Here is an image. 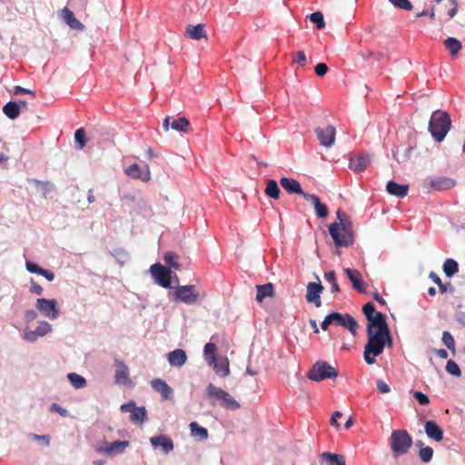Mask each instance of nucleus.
Returning a JSON list of instances; mask_svg holds the SVG:
<instances>
[{
  "label": "nucleus",
  "mask_w": 465,
  "mask_h": 465,
  "mask_svg": "<svg viewBox=\"0 0 465 465\" xmlns=\"http://www.w3.org/2000/svg\"><path fill=\"white\" fill-rule=\"evenodd\" d=\"M368 341L364 346V361L371 365L376 362L375 357L381 355L388 344L392 346V337L387 323L375 327H367Z\"/></svg>",
  "instance_id": "nucleus-1"
},
{
  "label": "nucleus",
  "mask_w": 465,
  "mask_h": 465,
  "mask_svg": "<svg viewBox=\"0 0 465 465\" xmlns=\"http://www.w3.org/2000/svg\"><path fill=\"white\" fill-rule=\"evenodd\" d=\"M450 124L451 121L448 113L435 111L430 117L429 130L436 141L441 142L449 132Z\"/></svg>",
  "instance_id": "nucleus-2"
},
{
  "label": "nucleus",
  "mask_w": 465,
  "mask_h": 465,
  "mask_svg": "<svg viewBox=\"0 0 465 465\" xmlns=\"http://www.w3.org/2000/svg\"><path fill=\"white\" fill-rule=\"evenodd\" d=\"M412 438L406 430H394L390 437V447L393 458L406 454L412 446Z\"/></svg>",
  "instance_id": "nucleus-3"
},
{
  "label": "nucleus",
  "mask_w": 465,
  "mask_h": 465,
  "mask_svg": "<svg viewBox=\"0 0 465 465\" xmlns=\"http://www.w3.org/2000/svg\"><path fill=\"white\" fill-rule=\"evenodd\" d=\"M329 232L337 247L349 246L353 242L350 223H341V226L337 222L332 223L329 226Z\"/></svg>",
  "instance_id": "nucleus-4"
},
{
  "label": "nucleus",
  "mask_w": 465,
  "mask_h": 465,
  "mask_svg": "<svg viewBox=\"0 0 465 465\" xmlns=\"http://www.w3.org/2000/svg\"><path fill=\"white\" fill-rule=\"evenodd\" d=\"M206 394L208 398L219 401L223 408L232 411L240 409V403L229 392L214 386L213 383L208 384Z\"/></svg>",
  "instance_id": "nucleus-5"
},
{
  "label": "nucleus",
  "mask_w": 465,
  "mask_h": 465,
  "mask_svg": "<svg viewBox=\"0 0 465 465\" xmlns=\"http://www.w3.org/2000/svg\"><path fill=\"white\" fill-rule=\"evenodd\" d=\"M339 371L326 361H316L308 373V378L314 381H321L326 379H334L338 376Z\"/></svg>",
  "instance_id": "nucleus-6"
},
{
  "label": "nucleus",
  "mask_w": 465,
  "mask_h": 465,
  "mask_svg": "<svg viewBox=\"0 0 465 465\" xmlns=\"http://www.w3.org/2000/svg\"><path fill=\"white\" fill-rule=\"evenodd\" d=\"M456 185V181L448 176H431L428 177L424 183L422 187L427 190V192L430 191H442L449 190L453 188Z\"/></svg>",
  "instance_id": "nucleus-7"
},
{
  "label": "nucleus",
  "mask_w": 465,
  "mask_h": 465,
  "mask_svg": "<svg viewBox=\"0 0 465 465\" xmlns=\"http://www.w3.org/2000/svg\"><path fill=\"white\" fill-rule=\"evenodd\" d=\"M173 297L174 302L193 304L199 300V292L196 291L194 285L187 284L177 287L173 292Z\"/></svg>",
  "instance_id": "nucleus-8"
},
{
  "label": "nucleus",
  "mask_w": 465,
  "mask_h": 465,
  "mask_svg": "<svg viewBox=\"0 0 465 465\" xmlns=\"http://www.w3.org/2000/svg\"><path fill=\"white\" fill-rule=\"evenodd\" d=\"M332 324L346 328L352 336L357 335L358 322L349 313L341 314L339 312H331Z\"/></svg>",
  "instance_id": "nucleus-9"
},
{
  "label": "nucleus",
  "mask_w": 465,
  "mask_h": 465,
  "mask_svg": "<svg viewBox=\"0 0 465 465\" xmlns=\"http://www.w3.org/2000/svg\"><path fill=\"white\" fill-rule=\"evenodd\" d=\"M150 272L156 282L163 288H171V270L161 263H154L150 267Z\"/></svg>",
  "instance_id": "nucleus-10"
},
{
  "label": "nucleus",
  "mask_w": 465,
  "mask_h": 465,
  "mask_svg": "<svg viewBox=\"0 0 465 465\" xmlns=\"http://www.w3.org/2000/svg\"><path fill=\"white\" fill-rule=\"evenodd\" d=\"M362 312L368 321L367 327H375L387 323L386 316L375 311V306L372 302H367L362 307Z\"/></svg>",
  "instance_id": "nucleus-11"
},
{
  "label": "nucleus",
  "mask_w": 465,
  "mask_h": 465,
  "mask_svg": "<svg viewBox=\"0 0 465 465\" xmlns=\"http://www.w3.org/2000/svg\"><path fill=\"white\" fill-rule=\"evenodd\" d=\"M36 308L45 317L54 320L58 317L59 312L57 309V302L55 300H48L40 298L36 301Z\"/></svg>",
  "instance_id": "nucleus-12"
},
{
  "label": "nucleus",
  "mask_w": 465,
  "mask_h": 465,
  "mask_svg": "<svg viewBox=\"0 0 465 465\" xmlns=\"http://www.w3.org/2000/svg\"><path fill=\"white\" fill-rule=\"evenodd\" d=\"M323 291V286L319 282H309L306 287V301L313 303L317 308L322 306L321 293Z\"/></svg>",
  "instance_id": "nucleus-13"
},
{
  "label": "nucleus",
  "mask_w": 465,
  "mask_h": 465,
  "mask_svg": "<svg viewBox=\"0 0 465 465\" xmlns=\"http://www.w3.org/2000/svg\"><path fill=\"white\" fill-rule=\"evenodd\" d=\"M124 173L128 177L133 179H139L143 182L151 180V173L148 165L143 170L138 163H133L124 170Z\"/></svg>",
  "instance_id": "nucleus-14"
},
{
  "label": "nucleus",
  "mask_w": 465,
  "mask_h": 465,
  "mask_svg": "<svg viewBox=\"0 0 465 465\" xmlns=\"http://www.w3.org/2000/svg\"><path fill=\"white\" fill-rule=\"evenodd\" d=\"M315 132L322 145L330 147L333 144L336 134L333 126L328 125L324 128H317Z\"/></svg>",
  "instance_id": "nucleus-15"
},
{
  "label": "nucleus",
  "mask_w": 465,
  "mask_h": 465,
  "mask_svg": "<svg viewBox=\"0 0 465 465\" xmlns=\"http://www.w3.org/2000/svg\"><path fill=\"white\" fill-rule=\"evenodd\" d=\"M130 442L128 440H115L114 442H104L103 447L97 449L98 452L106 454H117L123 453L129 447Z\"/></svg>",
  "instance_id": "nucleus-16"
},
{
  "label": "nucleus",
  "mask_w": 465,
  "mask_h": 465,
  "mask_svg": "<svg viewBox=\"0 0 465 465\" xmlns=\"http://www.w3.org/2000/svg\"><path fill=\"white\" fill-rule=\"evenodd\" d=\"M344 273L347 275L352 284V288L359 292H365L366 283L363 281L361 273L355 269L345 268Z\"/></svg>",
  "instance_id": "nucleus-17"
},
{
  "label": "nucleus",
  "mask_w": 465,
  "mask_h": 465,
  "mask_svg": "<svg viewBox=\"0 0 465 465\" xmlns=\"http://www.w3.org/2000/svg\"><path fill=\"white\" fill-rule=\"evenodd\" d=\"M51 331V325L47 322H40L35 331H25L24 338L25 340L34 342L39 337L46 335Z\"/></svg>",
  "instance_id": "nucleus-18"
},
{
  "label": "nucleus",
  "mask_w": 465,
  "mask_h": 465,
  "mask_svg": "<svg viewBox=\"0 0 465 465\" xmlns=\"http://www.w3.org/2000/svg\"><path fill=\"white\" fill-rule=\"evenodd\" d=\"M114 381L116 384L125 385L130 383L128 367L121 361L115 360Z\"/></svg>",
  "instance_id": "nucleus-19"
},
{
  "label": "nucleus",
  "mask_w": 465,
  "mask_h": 465,
  "mask_svg": "<svg viewBox=\"0 0 465 465\" xmlns=\"http://www.w3.org/2000/svg\"><path fill=\"white\" fill-rule=\"evenodd\" d=\"M280 184L288 193H297L303 198L308 194L302 191L300 183L292 178L282 177L280 179Z\"/></svg>",
  "instance_id": "nucleus-20"
},
{
  "label": "nucleus",
  "mask_w": 465,
  "mask_h": 465,
  "mask_svg": "<svg viewBox=\"0 0 465 465\" xmlns=\"http://www.w3.org/2000/svg\"><path fill=\"white\" fill-rule=\"evenodd\" d=\"M150 442L153 448H163L165 453L171 452L174 448L173 440L166 435L152 437L150 438Z\"/></svg>",
  "instance_id": "nucleus-21"
},
{
  "label": "nucleus",
  "mask_w": 465,
  "mask_h": 465,
  "mask_svg": "<svg viewBox=\"0 0 465 465\" xmlns=\"http://www.w3.org/2000/svg\"><path fill=\"white\" fill-rule=\"evenodd\" d=\"M424 430L430 439L438 442L443 440V430L434 420L427 421Z\"/></svg>",
  "instance_id": "nucleus-22"
},
{
  "label": "nucleus",
  "mask_w": 465,
  "mask_h": 465,
  "mask_svg": "<svg viewBox=\"0 0 465 465\" xmlns=\"http://www.w3.org/2000/svg\"><path fill=\"white\" fill-rule=\"evenodd\" d=\"M151 386L165 400L171 398L173 393V389L166 383V381L159 378L151 381Z\"/></svg>",
  "instance_id": "nucleus-23"
},
{
  "label": "nucleus",
  "mask_w": 465,
  "mask_h": 465,
  "mask_svg": "<svg viewBox=\"0 0 465 465\" xmlns=\"http://www.w3.org/2000/svg\"><path fill=\"white\" fill-rule=\"evenodd\" d=\"M304 199L313 204L316 215L320 218H325L329 214L328 207L320 202V198L315 194L304 195Z\"/></svg>",
  "instance_id": "nucleus-24"
},
{
  "label": "nucleus",
  "mask_w": 465,
  "mask_h": 465,
  "mask_svg": "<svg viewBox=\"0 0 465 465\" xmlns=\"http://www.w3.org/2000/svg\"><path fill=\"white\" fill-rule=\"evenodd\" d=\"M169 363L172 366L182 367L187 361V355L182 349H175L167 355Z\"/></svg>",
  "instance_id": "nucleus-25"
},
{
  "label": "nucleus",
  "mask_w": 465,
  "mask_h": 465,
  "mask_svg": "<svg viewBox=\"0 0 465 465\" xmlns=\"http://www.w3.org/2000/svg\"><path fill=\"white\" fill-rule=\"evenodd\" d=\"M386 190L391 195L403 198L408 194L409 186L407 184H399L394 181H390L386 185Z\"/></svg>",
  "instance_id": "nucleus-26"
},
{
  "label": "nucleus",
  "mask_w": 465,
  "mask_h": 465,
  "mask_svg": "<svg viewBox=\"0 0 465 465\" xmlns=\"http://www.w3.org/2000/svg\"><path fill=\"white\" fill-rule=\"evenodd\" d=\"M256 301L262 302L265 298H272L275 295L274 286L272 282L257 285Z\"/></svg>",
  "instance_id": "nucleus-27"
},
{
  "label": "nucleus",
  "mask_w": 465,
  "mask_h": 465,
  "mask_svg": "<svg viewBox=\"0 0 465 465\" xmlns=\"http://www.w3.org/2000/svg\"><path fill=\"white\" fill-rule=\"evenodd\" d=\"M321 460L324 465H346L344 457L336 453L323 452Z\"/></svg>",
  "instance_id": "nucleus-28"
},
{
  "label": "nucleus",
  "mask_w": 465,
  "mask_h": 465,
  "mask_svg": "<svg viewBox=\"0 0 465 465\" xmlns=\"http://www.w3.org/2000/svg\"><path fill=\"white\" fill-rule=\"evenodd\" d=\"M213 366L215 373L221 377H226L230 373L229 361L227 358H217L215 362L210 364Z\"/></svg>",
  "instance_id": "nucleus-29"
},
{
  "label": "nucleus",
  "mask_w": 465,
  "mask_h": 465,
  "mask_svg": "<svg viewBox=\"0 0 465 465\" xmlns=\"http://www.w3.org/2000/svg\"><path fill=\"white\" fill-rule=\"evenodd\" d=\"M371 163V160L368 156H358L356 158L351 159L349 167L356 173H361L364 171L369 164Z\"/></svg>",
  "instance_id": "nucleus-30"
},
{
  "label": "nucleus",
  "mask_w": 465,
  "mask_h": 465,
  "mask_svg": "<svg viewBox=\"0 0 465 465\" xmlns=\"http://www.w3.org/2000/svg\"><path fill=\"white\" fill-rule=\"evenodd\" d=\"M26 270L31 273H37L44 276L47 281L52 282L54 279V273L51 271L45 270L37 264L27 261L25 263Z\"/></svg>",
  "instance_id": "nucleus-31"
},
{
  "label": "nucleus",
  "mask_w": 465,
  "mask_h": 465,
  "mask_svg": "<svg viewBox=\"0 0 465 465\" xmlns=\"http://www.w3.org/2000/svg\"><path fill=\"white\" fill-rule=\"evenodd\" d=\"M186 35L193 40L205 38L206 34L204 31V25H188L186 28Z\"/></svg>",
  "instance_id": "nucleus-32"
},
{
  "label": "nucleus",
  "mask_w": 465,
  "mask_h": 465,
  "mask_svg": "<svg viewBox=\"0 0 465 465\" xmlns=\"http://www.w3.org/2000/svg\"><path fill=\"white\" fill-rule=\"evenodd\" d=\"M444 46L450 52V54L452 57L457 56V54L460 53L462 47L460 41H459L455 37H448L444 41Z\"/></svg>",
  "instance_id": "nucleus-33"
},
{
  "label": "nucleus",
  "mask_w": 465,
  "mask_h": 465,
  "mask_svg": "<svg viewBox=\"0 0 465 465\" xmlns=\"http://www.w3.org/2000/svg\"><path fill=\"white\" fill-rule=\"evenodd\" d=\"M3 112L9 119L15 120L20 114V105L15 102H8L4 105Z\"/></svg>",
  "instance_id": "nucleus-34"
},
{
  "label": "nucleus",
  "mask_w": 465,
  "mask_h": 465,
  "mask_svg": "<svg viewBox=\"0 0 465 465\" xmlns=\"http://www.w3.org/2000/svg\"><path fill=\"white\" fill-rule=\"evenodd\" d=\"M265 194L274 200L280 197V188L275 180L268 179L266 181Z\"/></svg>",
  "instance_id": "nucleus-35"
},
{
  "label": "nucleus",
  "mask_w": 465,
  "mask_h": 465,
  "mask_svg": "<svg viewBox=\"0 0 465 465\" xmlns=\"http://www.w3.org/2000/svg\"><path fill=\"white\" fill-rule=\"evenodd\" d=\"M63 14H64V19L70 25V27L74 28V29H82L84 27L82 23L78 19L75 18L74 13L71 10H69L67 7H64L63 9Z\"/></svg>",
  "instance_id": "nucleus-36"
},
{
  "label": "nucleus",
  "mask_w": 465,
  "mask_h": 465,
  "mask_svg": "<svg viewBox=\"0 0 465 465\" xmlns=\"http://www.w3.org/2000/svg\"><path fill=\"white\" fill-rule=\"evenodd\" d=\"M147 419V411L144 407H136L130 415V420L134 423H143Z\"/></svg>",
  "instance_id": "nucleus-37"
},
{
  "label": "nucleus",
  "mask_w": 465,
  "mask_h": 465,
  "mask_svg": "<svg viewBox=\"0 0 465 465\" xmlns=\"http://www.w3.org/2000/svg\"><path fill=\"white\" fill-rule=\"evenodd\" d=\"M216 351L217 347L213 342H208L204 345L203 353L205 360L209 365L215 362L217 359Z\"/></svg>",
  "instance_id": "nucleus-38"
},
{
  "label": "nucleus",
  "mask_w": 465,
  "mask_h": 465,
  "mask_svg": "<svg viewBox=\"0 0 465 465\" xmlns=\"http://www.w3.org/2000/svg\"><path fill=\"white\" fill-rule=\"evenodd\" d=\"M189 428L193 437H198L201 440L208 438V430L205 428L200 427L196 421L191 422Z\"/></svg>",
  "instance_id": "nucleus-39"
},
{
  "label": "nucleus",
  "mask_w": 465,
  "mask_h": 465,
  "mask_svg": "<svg viewBox=\"0 0 465 465\" xmlns=\"http://www.w3.org/2000/svg\"><path fill=\"white\" fill-rule=\"evenodd\" d=\"M459 271V264L453 259H447L443 263V272L447 277H451Z\"/></svg>",
  "instance_id": "nucleus-40"
},
{
  "label": "nucleus",
  "mask_w": 465,
  "mask_h": 465,
  "mask_svg": "<svg viewBox=\"0 0 465 465\" xmlns=\"http://www.w3.org/2000/svg\"><path fill=\"white\" fill-rule=\"evenodd\" d=\"M190 126L189 121L185 117H179L177 119H173L171 123V127L179 132L186 133Z\"/></svg>",
  "instance_id": "nucleus-41"
},
{
  "label": "nucleus",
  "mask_w": 465,
  "mask_h": 465,
  "mask_svg": "<svg viewBox=\"0 0 465 465\" xmlns=\"http://www.w3.org/2000/svg\"><path fill=\"white\" fill-rule=\"evenodd\" d=\"M67 378L75 389H82L86 386L85 379L77 373H69Z\"/></svg>",
  "instance_id": "nucleus-42"
},
{
  "label": "nucleus",
  "mask_w": 465,
  "mask_h": 465,
  "mask_svg": "<svg viewBox=\"0 0 465 465\" xmlns=\"http://www.w3.org/2000/svg\"><path fill=\"white\" fill-rule=\"evenodd\" d=\"M178 258L179 256L176 253L169 252L164 254L163 260L170 267L179 270L181 264L177 262Z\"/></svg>",
  "instance_id": "nucleus-43"
},
{
  "label": "nucleus",
  "mask_w": 465,
  "mask_h": 465,
  "mask_svg": "<svg viewBox=\"0 0 465 465\" xmlns=\"http://www.w3.org/2000/svg\"><path fill=\"white\" fill-rule=\"evenodd\" d=\"M324 278L328 282L331 284L332 292L339 293L341 292L340 286L336 280V273L334 271L325 272Z\"/></svg>",
  "instance_id": "nucleus-44"
},
{
  "label": "nucleus",
  "mask_w": 465,
  "mask_h": 465,
  "mask_svg": "<svg viewBox=\"0 0 465 465\" xmlns=\"http://www.w3.org/2000/svg\"><path fill=\"white\" fill-rule=\"evenodd\" d=\"M442 342L443 344L453 353H455V341L450 332L445 331L442 333Z\"/></svg>",
  "instance_id": "nucleus-45"
},
{
  "label": "nucleus",
  "mask_w": 465,
  "mask_h": 465,
  "mask_svg": "<svg viewBox=\"0 0 465 465\" xmlns=\"http://www.w3.org/2000/svg\"><path fill=\"white\" fill-rule=\"evenodd\" d=\"M419 456L423 462H429L433 456V449L431 447H421L419 451Z\"/></svg>",
  "instance_id": "nucleus-46"
},
{
  "label": "nucleus",
  "mask_w": 465,
  "mask_h": 465,
  "mask_svg": "<svg viewBox=\"0 0 465 465\" xmlns=\"http://www.w3.org/2000/svg\"><path fill=\"white\" fill-rule=\"evenodd\" d=\"M396 8L411 11L413 6L409 0H388Z\"/></svg>",
  "instance_id": "nucleus-47"
},
{
  "label": "nucleus",
  "mask_w": 465,
  "mask_h": 465,
  "mask_svg": "<svg viewBox=\"0 0 465 465\" xmlns=\"http://www.w3.org/2000/svg\"><path fill=\"white\" fill-rule=\"evenodd\" d=\"M311 22L316 24L318 29H322L325 26L323 15L321 12H314L310 15Z\"/></svg>",
  "instance_id": "nucleus-48"
},
{
  "label": "nucleus",
  "mask_w": 465,
  "mask_h": 465,
  "mask_svg": "<svg viewBox=\"0 0 465 465\" xmlns=\"http://www.w3.org/2000/svg\"><path fill=\"white\" fill-rule=\"evenodd\" d=\"M74 139L79 143V148L83 149L86 145L85 131L84 128H79L74 133Z\"/></svg>",
  "instance_id": "nucleus-49"
},
{
  "label": "nucleus",
  "mask_w": 465,
  "mask_h": 465,
  "mask_svg": "<svg viewBox=\"0 0 465 465\" xmlns=\"http://www.w3.org/2000/svg\"><path fill=\"white\" fill-rule=\"evenodd\" d=\"M446 371L454 376L460 377L461 375L460 369L459 365L452 360L447 361Z\"/></svg>",
  "instance_id": "nucleus-50"
},
{
  "label": "nucleus",
  "mask_w": 465,
  "mask_h": 465,
  "mask_svg": "<svg viewBox=\"0 0 465 465\" xmlns=\"http://www.w3.org/2000/svg\"><path fill=\"white\" fill-rule=\"evenodd\" d=\"M293 63L298 64L300 66L306 64V55L303 51H298L291 54Z\"/></svg>",
  "instance_id": "nucleus-51"
},
{
  "label": "nucleus",
  "mask_w": 465,
  "mask_h": 465,
  "mask_svg": "<svg viewBox=\"0 0 465 465\" xmlns=\"http://www.w3.org/2000/svg\"><path fill=\"white\" fill-rule=\"evenodd\" d=\"M14 94L15 95H18V94H31L34 98H35V96H36L35 91L24 88V87H22L20 85H15L14 87Z\"/></svg>",
  "instance_id": "nucleus-52"
},
{
  "label": "nucleus",
  "mask_w": 465,
  "mask_h": 465,
  "mask_svg": "<svg viewBox=\"0 0 465 465\" xmlns=\"http://www.w3.org/2000/svg\"><path fill=\"white\" fill-rule=\"evenodd\" d=\"M413 397L419 401L420 405H428L430 403L429 397L420 391H415Z\"/></svg>",
  "instance_id": "nucleus-53"
},
{
  "label": "nucleus",
  "mask_w": 465,
  "mask_h": 465,
  "mask_svg": "<svg viewBox=\"0 0 465 465\" xmlns=\"http://www.w3.org/2000/svg\"><path fill=\"white\" fill-rule=\"evenodd\" d=\"M314 71L318 76H323L328 72V66L324 63H320L315 65Z\"/></svg>",
  "instance_id": "nucleus-54"
},
{
  "label": "nucleus",
  "mask_w": 465,
  "mask_h": 465,
  "mask_svg": "<svg viewBox=\"0 0 465 465\" xmlns=\"http://www.w3.org/2000/svg\"><path fill=\"white\" fill-rule=\"evenodd\" d=\"M377 389L381 393H388L391 391L390 386L382 380L377 381Z\"/></svg>",
  "instance_id": "nucleus-55"
},
{
  "label": "nucleus",
  "mask_w": 465,
  "mask_h": 465,
  "mask_svg": "<svg viewBox=\"0 0 465 465\" xmlns=\"http://www.w3.org/2000/svg\"><path fill=\"white\" fill-rule=\"evenodd\" d=\"M30 292L32 293L41 295L44 292V289L42 286H40L37 282H35L33 279H31V287Z\"/></svg>",
  "instance_id": "nucleus-56"
},
{
  "label": "nucleus",
  "mask_w": 465,
  "mask_h": 465,
  "mask_svg": "<svg viewBox=\"0 0 465 465\" xmlns=\"http://www.w3.org/2000/svg\"><path fill=\"white\" fill-rule=\"evenodd\" d=\"M30 437L35 440L44 441L45 446L50 444V438L47 435L32 434Z\"/></svg>",
  "instance_id": "nucleus-57"
},
{
  "label": "nucleus",
  "mask_w": 465,
  "mask_h": 465,
  "mask_svg": "<svg viewBox=\"0 0 465 465\" xmlns=\"http://www.w3.org/2000/svg\"><path fill=\"white\" fill-rule=\"evenodd\" d=\"M342 413L339 411H336L333 412L331 419V424L336 428L340 427V424L338 423V419L341 418Z\"/></svg>",
  "instance_id": "nucleus-58"
},
{
  "label": "nucleus",
  "mask_w": 465,
  "mask_h": 465,
  "mask_svg": "<svg viewBox=\"0 0 465 465\" xmlns=\"http://www.w3.org/2000/svg\"><path fill=\"white\" fill-rule=\"evenodd\" d=\"M31 182H33L36 185H43V192L45 193H47L51 191V188H49V183L48 182H40L38 180H35V179H32Z\"/></svg>",
  "instance_id": "nucleus-59"
},
{
  "label": "nucleus",
  "mask_w": 465,
  "mask_h": 465,
  "mask_svg": "<svg viewBox=\"0 0 465 465\" xmlns=\"http://www.w3.org/2000/svg\"><path fill=\"white\" fill-rule=\"evenodd\" d=\"M51 411H57L63 417H65L68 414V411L65 409H63L62 407H60L57 403L52 404Z\"/></svg>",
  "instance_id": "nucleus-60"
},
{
  "label": "nucleus",
  "mask_w": 465,
  "mask_h": 465,
  "mask_svg": "<svg viewBox=\"0 0 465 465\" xmlns=\"http://www.w3.org/2000/svg\"><path fill=\"white\" fill-rule=\"evenodd\" d=\"M135 408V403L134 401H130L128 403H125V404H123L121 406V411L123 412H131L134 411V409Z\"/></svg>",
  "instance_id": "nucleus-61"
},
{
  "label": "nucleus",
  "mask_w": 465,
  "mask_h": 465,
  "mask_svg": "<svg viewBox=\"0 0 465 465\" xmlns=\"http://www.w3.org/2000/svg\"><path fill=\"white\" fill-rule=\"evenodd\" d=\"M332 324L331 313L328 314L322 321L321 327L323 331H326L328 327Z\"/></svg>",
  "instance_id": "nucleus-62"
},
{
  "label": "nucleus",
  "mask_w": 465,
  "mask_h": 465,
  "mask_svg": "<svg viewBox=\"0 0 465 465\" xmlns=\"http://www.w3.org/2000/svg\"><path fill=\"white\" fill-rule=\"evenodd\" d=\"M37 316V313L34 310H27L25 312V319L27 321V322H32L34 321Z\"/></svg>",
  "instance_id": "nucleus-63"
},
{
  "label": "nucleus",
  "mask_w": 465,
  "mask_h": 465,
  "mask_svg": "<svg viewBox=\"0 0 465 465\" xmlns=\"http://www.w3.org/2000/svg\"><path fill=\"white\" fill-rule=\"evenodd\" d=\"M429 277L434 283L440 284L441 280L434 272H430Z\"/></svg>",
  "instance_id": "nucleus-64"
}]
</instances>
